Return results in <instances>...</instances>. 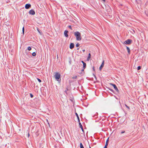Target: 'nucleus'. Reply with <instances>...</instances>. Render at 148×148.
<instances>
[{"label":"nucleus","mask_w":148,"mask_h":148,"mask_svg":"<svg viewBox=\"0 0 148 148\" xmlns=\"http://www.w3.org/2000/svg\"><path fill=\"white\" fill-rule=\"evenodd\" d=\"M74 35L76 37V40H81L82 39V37L80 33L78 32H75L74 33Z\"/></svg>","instance_id":"f257e3e1"},{"label":"nucleus","mask_w":148,"mask_h":148,"mask_svg":"<svg viewBox=\"0 0 148 148\" xmlns=\"http://www.w3.org/2000/svg\"><path fill=\"white\" fill-rule=\"evenodd\" d=\"M60 75L58 72H56L55 75V77L57 81H58L59 79H60Z\"/></svg>","instance_id":"f03ea898"},{"label":"nucleus","mask_w":148,"mask_h":148,"mask_svg":"<svg viewBox=\"0 0 148 148\" xmlns=\"http://www.w3.org/2000/svg\"><path fill=\"white\" fill-rule=\"evenodd\" d=\"M132 40L130 39H128L125 40L124 42V43L126 44H130L132 42Z\"/></svg>","instance_id":"7ed1b4c3"},{"label":"nucleus","mask_w":148,"mask_h":148,"mask_svg":"<svg viewBox=\"0 0 148 148\" xmlns=\"http://www.w3.org/2000/svg\"><path fill=\"white\" fill-rule=\"evenodd\" d=\"M110 85L114 87V89L116 90V91L117 92H119V90H118L117 88V87L116 86V85L115 84H112V83H110Z\"/></svg>","instance_id":"20e7f679"},{"label":"nucleus","mask_w":148,"mask_h":148,"mask_svg":"<svg viewBox=\"0 0 148 148\" xmlns=\"http://www.w3.org/2000/svg\"><path fill=\"white\" fill-rule=\"evenodd\" d=\"M104 64V61L103 60L101 65L100 66L99 69L100 71H101L102 68L103 67Z\"/></svg>","instance_id":"39448f33"},{"label":"nucleus","mask_w":148,"mask_h":148,"mask_svg":"<svg viewBox=\"0 0 148 148\" xmlns=\"http://www.w3.org/2000/svg\"><path fill=\"white\" fill-rule=\"evenodd\" d=\"M29 13L32 15H34L35 14V12L33 10H31L29 12Z\"/></svg>","instance_id":"423d86ee"},{"label":"nucleus","mask_w":148,"mask_h":148,"mask_svg":"<svg viewBox=\"0 0 148 148\" xmlns=\"http://www.w3.org/2000/svg\"><path fill=\"white\" fill-rule=\"evenodd\" d=\"M31 6L30 4H27L25 5V7L26 9H28Z\"/></svg>","instance_id":"0eeeda50"},{"label":"nucleus","mask_w":148,"mask_h":148,"mask_svg":"<svg viewBox=\"0 0 148 148\" xmlns=\"http://www.w3.org/2000/svg\"><path fill=\"white\" fill-rule=\"evenodd\" d=\"M74 46V44L73 43H71L69 47L70 49H72L73 48Z\"/></svg>","instance_id":"6e6552de"},{"label":"nucleus","mask_w":148,"mask_h":148,"mask_svg":"<svg viewBox=\"0 0 148 148\" xmlns=\"http://www.w3.org/2000/svg\"><path fill=\"white\" fill-rule=\"evenodd\" d=\"M68 33V31L67 30H65L64 31V34L65 36L66 37H67L68 36V35L67 34Z\"/></svg>","instance_id":"1a4fd4ad"},{"label":"nucleus","mask_w":148,"mask_h":148,"mask_svg":"<svg viewBox=\"0 0 148 148\" xmlns=\"http://www.w3.org/2000/svg\"><path fill=\"white\" fill-rule=\"evenodd\" d=\"M82 63L83 64V68L84 69H85L86 66V64L83 61H82Z\"/></svg>","instance_id":"9d476101"},{"label":"nucleus","mask_w":148,"mask_h":148,"mask_svg":"<svg viewBox=\"0 0 148 148\" xmlns=\"http://www.w3.org/2000/svg\"><path fill=\"white\" fill-rule=\"evenodd\" d=\"M90 58H91V54H90V53H89L88 54V56L87 58V60L88 61H89Z\"/></svg>","instance_id":"9b49d317"},{"label":"nucleus","mask_w":148,"mask_h":148,"mask_svg":"<svg viewBox=\"0 0 148 148\" xmlns=\"http://www.w3.org/2000/svg\"><path fill=\"white\" fill-rule=\"evenodd\" d=\"M108 141H109V138H108L106 140V145L105 146H106L107 147V145H108Z\"/></svg>","instance_id":"f8f14e48"},{"label":"nucleus","mask_w":148,"mask_h":148,"mask_svg":"<svg viewBox=\"0 0 148 148\" xmlns=\"http://www.w3.org/2000/svg\"><path fill=\"white\" fill-rule=\"evenodd\" d=\"M126 48L129 53H130V48L127 47H126Z\"/></svg>","instance_id":"ddd939ff"},{"label":"nucleus","mask_w":148,"mask_h":148,"mask_svg":"<svg viewBox=\"0 0 148 148\" xmlns=\"http://www.w3.org/2000/svg\"><path fill=\"white\" fill-rule=\"evenodd\" d=\"M75 114L77 117V118L78 119L79 121V116H78V114H77V113H75Z\"/></svg>","instance_id":"4468645a"},{"label":"nucleus","mask_w":148,"mask_h":148,"mask_svg":"<svg viewBox=\"0 0 148 148\" xmlns=\"http://www.w3.org/2000/svg\"><path fill=\"white\" fill-rule=\"evenodd\" d=\"M80 148H84V146L82 143H80Z\"/></svg>","instance_id":"2eb2a0df"},{"label":"nucleus","mask_w":148,"mask_h":148,"mask_svg":"<svg viewBox=\"0 0 148 148\" xmlns=\"http://www.w3.org/2000/svg\"><path fill=\"white\" fill-rule=\"evenodd\" d=\"M32 55L33 56H35L36 55V53L35 52H34L32 53Z\"/></svg>","instance_id":"dca6fc26"},{"label":"nucleus","mask_w":148,"mask_h":148,"mask_svg":"<svg viewBox=\"0 0 148 148\" xmlns=\"http://www.w3.org/2000/svg\"><path fill=\"white\" fill-rule=\"evenodd\" d=\"M79 125L80 127L81 128H82L83 127H82V125L80 123H79Z\"/></svg>","instance_id":"f3484780"},{"label":"nucleus","mask_w":148,"mask_h":148,"mask_svg":"<svg viewBox=\"0 0 148 148\" xmlns=\"http://www.w3.org/2000/svg\"><path fill=\"white\" fill-rule=\"evenodd\" d=\"M28 50L29 51H30L31 50V48L30 47H28Z\"/></svg>","instance_id":"a211bd4d"},{"label":"nucleus","mask_w":148,"mask_h":148,"mask_svg":"<svg viewBox=\"0 0 148 148\" xmlns=\"http://www.w3.org/2000/svg\"><path fill=\"white\" fill-rule=\"evenodd\" d=\"M22 31L23 34H24V27H23L22 28Z\"/></svg>","instance_id":"6ab92c4d"},{"label":"nucleus","mask_w":148,"mask_h":148,"mask_svg":"<svg viewBox=\"0 0 148 148\" xmlns=\"http://www.w3.org/2000/svg\"><path fill=\"white\" fill-rule=\"evenodd\" d=\"M141 69V67L140 66H138L137 67V70H140Z\"/></svg>","instance_id":"aec40b11"},{"label":"nucleus","mask_w":148,"mask_h":148,"mask_svg":"<svg viewBox=\"0 0 148 148\" xmlns=\"http://www.w3.org/2000/svg\"><path fill=\"white\" fill-rule=\"evenodd\" d=\"M37 80H38V81L40 83L41 82V81L40 79L38 78H37Z\"/></svg>","instance_id":"412c9836"},{"label":"nucleus","mask_w":148,"mask_h":148,"mask_svg":"<svg viewBox=\"0 0 148 148\" xmlns=\"http://www.w3.org/2000/svg\"><path fill=\"white\" fill-rule=\"evenodd\" d=\"M79 44L78 43L76 44V46L77 47H78L79 46Z\"/></svg>","instance_id":"4be33fe9"},{"label":"nucleus","mask_w":148,"mask_h":148,"mask_svg":"<svg viewBox=\"0 0 148 148\" xmlns=\"http://www.w3.org/2000/svg\"><path fill=\"white\" fill-rule=\"evenodd\" d=\"M77 78V76H75V77H72V78L73 79H76Z\"/></svg>","instance_id":"5701e85b"},{"label":"nucleus","mask_w":148,"mask_h":148,"mask_svg":"<svg viewBox=\"0 0 148 148\" xmlns=\"http://www.w3.org/2000/svg\"><path fill=\"white\" fill-rule=\"evenodd\" d=\"M69 28H70L71 30H72V27H71V25H69Z\"/></svg>","instance_id":"b1692460"},{"label":"nucleus","mask_w":148,"mask_h":148,"mask_svg":"<svg viewBox=\"0 0 148 148\" xmlns=\"http://www.w3.org/2000/svg\"><path fill=\"white\" fill-rule=\"evenodd\" d=\"M125 106L128 109H130V108L128 106H127L125 104Z\"/></svg>","instance_id":"393cba45"},{"label":"nucleus","mask_w":148,"mask_h":148,"mask_svg":"<svg viewBox=\"0 0 148 148\" xmlns=\"http://www.w3.org/2000/svg\"><path fill=\"white\" fill-rule=\"evenodd\" d=\"M30 96L31 97H33V95L32 94H30Z\"/></svg>","instance_id":"a878e982"},{"label":"nucleus","mask_w":148,"mask_h":148,"mask_svg":"<svg viewBox=\"0 0 148 148\" xmlns=\"http://www.w3.org/2000/svg\"><path fill=\"white\" fill-rule=\"evenodd\" d=\"M125 132V131H122L121 132V134H123V133Z\"/></svg>","instance_id":"bb28decb"},{"label":"nucleus","mask_w":148,"mask_h":148,"mask_svg":"<svg viewBox=\"0 0 148 148\" xmlns=\"http://www.w3.org/2000/svg\"><path fill=\"white\" fill-rule=\"evenodd\" d=\"M81 129H82V130L83 131V130H83V127H82V128H81Z\"/></svg>","instance_id":"cd10ccee"},{"label":"nucleus","mask_w":148,"mask_h":148,"mask_svg":"<svg viewBox=\"0 0 148 148\" xmlns=\"http://www.w3.org/2000/svg\"><path fill=\"white\" fill-rule=\"evenodd\" d=\"M107 148V147H106V146H105L103 148Z\"/></svg>","instance_id":"c85d7f7f"},{"label":"nucleus","mask_w":148,"mask_h":148,"mask_svg":"<svg viewBox=\"0 0 148 148\" xmlns=\"http://www.w3.org/2000/svg\"><path fill=\"white\" fill-rule=\"evenodd\" d=\"M104 2H105L106 1L105 0H102Z\"/></svg>","instance_id":"c756f323"},{"label":"nucleus","mask_w":148,"mask_h":148,"mask_svg":"<svg viewBox=\"0 0 148 148\" xmlns=\"http://www.w3.org/2000/svg\"><path fill=\"white\" fill-rule=\"evenodd\" d=\"M93 69L94 71H95V69L94 67H93Z\"/></svg>","instance_id":"7c9ffc66"},{"label":"nucleus","mask_w":148,"mask_h":148,"mask_svg":"<svg viewBox=\"0 0 148 148\" xmlns=\"http://www.w3.org/2000/svg\"><path fill=\"white\" fill-rule=\"evenodd\" d=\"M82 51H83V52H84V51H85V49H84V50H82Z\"/></svg>","instance_id":"2f4dec72"},{"label":"nucleus","mask_w":148,"mask_h":148,"mask_svg":"<svg viewBox=\"0 0 148 148\" xmlns=\"http://www.w3.org/2000/svg\"><path fill=\"white\" fill-rule=\"evenodd\" d=\"M29 133H28V137H29Z\"/></svg>","instance_id":"473e14b6"},{"label":"nucleus","mask_w":148,"mask_h":148,"mask_svg":"<svg viewBox=\"0 0 148 148\" xmlns=\"http://www.w3.org/2000/svg\"><path fill=\"white\" fill-rule=\"evenodd\" d=\"M37 30H38V32H39V33H40V32L39 31L38 29H37Z\"/></svg>","instance_id":"72a5a7b5"},{"label":"nucleus","mask_w":148,"mask_h":148,"mask_svg":"<svg viewBox=\"0 0 148 148\" xmlns=\"http://www.w3.org/2000/svg\"><path fill=\"white\" fill-rule=\"evenodd\" d=\"M110 90L112 91V89H110Z\"/></svg>","instance_id":"f704fd0d"},{"label":"nucleus","mask_w":148,"mask_h":148,"mask_svg":"<svg viewBox=\"0 0 148 148\" xmlns=\"http://www.w3.org/2000/svg\"><path fill=\"white\" fill-rule=\"evenodd\" d=\"M89 148H91L90 147V146H89Z\"/></svg>","instance_id":"c9c22d12"},{"label":"nucleus","mask_w":148,"mask_h":148,"mask_svg":"<svg viewBox=\"0 0 148 148\" xmlns=\"http://www.w3.org/2000/svg\"><path fill=\"white\" fill-rule=\"evenodd\" d=\"M47 121L48 122V120H47Z\"/></svg>","instance_id":"e433bc0d"},{"label":"nucleus","mask_w":148,"mask_h":148,"mask_svg":"<svg viewBox=\"0 0 148 148\" xmlns=\"http://www.w3.org/2000/svg\"><path fill=\"white\" fill-rule=\"evenodd\" d=\"M48 124L49 125V122H48Z\"/></svg>","instance_id":"4c0bfd02"}]
</instances>
